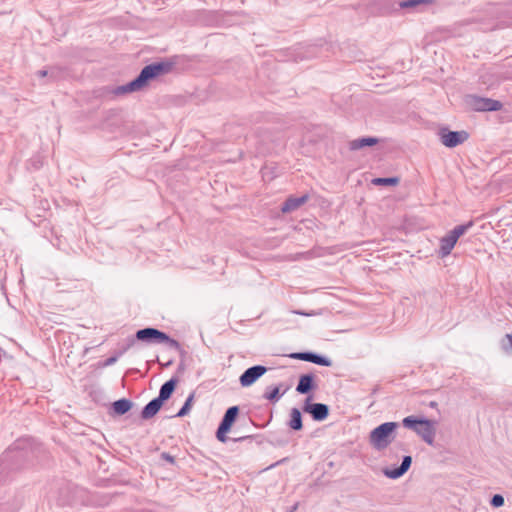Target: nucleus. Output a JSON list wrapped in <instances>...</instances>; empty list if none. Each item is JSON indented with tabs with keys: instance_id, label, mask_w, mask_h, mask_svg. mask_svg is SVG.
I'll use <instances>...</instances> for the list:
<instances>
[{
	"instance_id": "7c9ffc66",
	"label": "nucleus",
	"mask_w": 512,
	"mask_h": 512,
	"mask_svg": "<svg viewBox=\"0 0 512 512\" xmlns=\"http://www.w3.org/2000/svg\"><path fill=\"white\" fill-rule=\"evenodd\" d=\"M252 439H253V436H251V435L232 438V440L235 441V442H239V441H252Z\"/></svg>"
},
{
	"instance_id": "393cba45",
	"label": "nucleus",
	"mask_w": 512,
	"mask_h": 512,
	"mask_svg": "<svg viewBox=\"0 0 512 512\" xmlns=\"http://www.w3.org/2000/svg\"><path fill=\"white\" fill-rule=\"evenodd\" d=\"M431 0H404L399 2L398 6L401 9H415L420 5L430 3Z\"/></svg>"
},
{
	"instance_id": "b1692460",
	"label": "nucleus",
	"mask_w": 512,
	"mask_h": 512,
	"mask_svg": "<svg viewBox=\"0 0 512 512\" xmlns=\"http://www.w3.org/2000/svg\"><path fill=\"white\" fill-rule=\"evenodd\" d=\"M473 222L469 221L466 224L458 225L454 227L449 233L458 241V239L464 235L471 227Z\"/></svg>"
},
{
	"instance_id": "c85d7f7f",
	"label": "nucleus",
	"mask_w": 512,
	"mask_h": 512,
	"mask_svg": "<svg viewBox=\"0 0 512 512\" xmlns=\"http://www.w3.org/2000/svg\"><path fill=\"white\" fill-rule=\"evenodd\" d=\"M162 461L167 462L168 464L175 466V459L168 453L162 452Z\"/></svg>"
},
{
	"instance_id": "423d86ee",
	"label": "nucleus",
	"mask_w": 512,
	"mask_h": 512,
	"mask_svg": "<svg viewBox=\"0 0 512 512\" xmlns=\"http://www.w3.org/2000/svg\"><path fill=\"white\" fill-rule=\"evenodd\" d=\"M313 395H308L304 400L302 410L311 415L312 419L317 422L324 421L329 416V406L324 403H313Z\"/></svg>"
},
{
	"instance_id": "39448f33",
	"label": "nucleus",
	"mask_w": 512,
	"mask_h": 512,
	"mask_svg": "<svg viewBox=\"0 0 512 512\" xmlns=\"http://www.w3.org/2000/svg\"><path fill=\"white\" fill-rule=\"evenodd\" d=\"M438 136L441 143L448 148L461 145L469 138V134L466 131H451L447 127L440 128Z\"/></svg>"
},
{
	"instance_id": "9d476101",
	"label": "nucleus",
	"mask_w": 512,
	"mask_h": 512,
	"mask_svg": "<svg viewBox=\"0 0 512 512\" xmlns=\"http://www.w3.org/2000/svg\"><path fill=\"white\" fill-rule=\"evenodd\" d=\"M412 464V457L406 455L402 458L400 466L395 468H386L383 470L384 475L389 479H398L402 477L410 468Z\"/></svg>"
},
{
	"instance_id": "f8f14e48",
	"label": "nucleus",
	"mask_w": 512,
	"mask_h": 512,
	"mask_svg": "<svg viewBox=\"0 0 512 512\" xmlns=\"http://www.w3.org/2000/svg\"><path fill=\"white\" fill-rule=\"evenodd\" d=\"M474 106L478 111H498L502 104L497 100L478 97L474 100Z\"/></svg>"
},
{
	"instance_id": "6e6552de",
	"label": "nucleus",
	"mask_w": 512,
	"mask_h": 512,
	"mask_svg": "<svg viewBox=\"0 0 512 512\" xmlns=\"http://www.w3.org/2000/svg\"><path fill=\"white\" fill-rule=\"evenodd\" d=\"M289 357L292 359L302 360L325 367H329L332 365V361L328 357L310 351L294 352L291 353Z\"/></svg>"
},
{
	"instance_id": "72a5a7b5",
	"label": "nucleus",
	"mask_w": 512,
	"mask_h": 512,
	"mask_svg": "<svg viewBox=\"0 0 512 512\" xmlns=\"http://www.w3.org/2000/svg\"><path fill=\"white\" fill-rule=\"evenodd\" d=\"M429 405L430 407L434 408L437 406V403L435 401H431Z\"/></svg>"
},
{
	"instance_id": "20e7f679",
	"label": "nucleus",
	"mask_w": 512,
	"mask_h": 512,
	"mask_svg": "<svg viewBox=\"0 0 512 512\" xmlns=\"http://www.w3.org/2000/svg\"><path fill=\"white\" fill-rule=\"evenodd\" d=\"M239 415V407L238 406H231L229 407L218 428H217V431H216V438L220 441V442H226L228 440V437L226 436V434L230 431L232 425L234 424V422L236 421V418L238 417Z\"/></svg>"
},
{
	"instance_id": "dca6fc26",
	"label": "nucleus",
	"mask_w": 512,
	"mask_h": 512,
	"mask_svg": "<svg viewBox=\"0 0 512 512\" xmlns=\"http://www.w3.org/2000/svg\"><path fill=\"white\" fill-rule=\"evenodd\" d=\"M282 385H278V386H269L266 388L264 394H263V398H265L266 400L272 402V403H276L280 400V398L287 392V390L289 389V387H286L282 392H280V387Z\"/></svg>"
},
{
	"instance_id": "a878e982",
	"label": "nucleus",
	"mask_w": 512,
	"mask_h": 512,
	"mask_svg": "<svg viewBox=\"0 0 512 512\" xmlns=\"http://www.w3.org/2000/svg\"><path fill=\"white\" fill-rule=\"evenodd\" d=\"M372 183L377 186H395L399 183V178L397 177H383V178H374Z\"/></svg>"
},
{
	"instance_id": "ddd939ff",
	"label": "nucleus",
	"mask_w": 512,
	"mask_h": 512,
	"mask_svg": "<svg viewBox=\"0 0 512 512\" xmlns=\"http://www.w3.org/2000/svg\"><path fill=\"white\" fill-rule=\"evenodd\" d=\"M309 196L307 194L302 195L300 197H289L285 200V202L282 204L281 211L283 213H289L292 211H295L300 206H302L304 203L307 202Z\"/></svg>"
},
{
	"instance_id": "4468645a",
	"label": "nucleus",
	"mask_w": 512,
	"mask_h": 512,
	"mask_svg": "<svg viewBox=\"0 0 512 512\" xmlns=\"http://www.w3.org/2000/svg\"><path fill=\"white\" fill-rule=\"evenodd\" d=\"M288 427L294 431H300L303 429L302 413L298 408H292L289 414V421L287 422Z\"/></svg>"
},
{
	"instance_id": "bb28decb",
	"label": "nucleus",
	"mask_w": 512,
	"mask_h": 512,
	"mask_svg": "<svg viewBox=\"0 0 512 512\" xmlns=\"http://www.w3.org/2000/svg\"><path fill=\"white\" fill-rule=\"evenodd\" d=\"M194 395L190 394L188 398L186 399L184 405L180 408V410L176 413L175 417H183L187 415L191 409L192 401H193Z\"/></svg>"
},
{
	"instance_id": "1a4fd4ad",
	"label": "nucleus",
	"mask_w": 512,
	"mask_h": 512,
	"mask_svg": "<svg viewBox=\"0 0 512 512\" xmlns=\"http://www.w3.org/2000/svg\"><path fill=\"white\" fill-rule=\"evenodd\" d=\"M187 59L185 56H173L162 59V75L170 72H180L187 67Z\"/></svg>"
},
{
	"instance_id": "2eb2a0df",
	"label": "nucleus",
	"mask_w": 512,
	"mask_h": 512,
	"mask_svg": "<svg viewBox=\"0 0 512 512\" xmlns=\"http://www.w3.org/2000/svg\"><path fill=\"white\" fill-rule=\"evenodd\" d=\"M456 243H457V240L450 233H448L446 236L442 237L440 239L439 255L441 257L448 256L451 253V251L454 248Z\"/></svg>"
},
{
	"instance_id": "7ed1b4c3",
	"label": "nucleus",
	"mask_w": 512,
	"mask_h": 512,
	"mask_svg": "<svg viewBox=\"0 0 512 512\" xmlns=\"http://www.w3.org/2000/svg\"><path fill=\"white\" fill-rule=\"evenodd\" d=\"M402 424L405 428L413 430L428 445L434 444L436 430L432 420L423 417L407 416L402 420Z\"/></svg>"
},
{
	"instance_id": "cd10ccee",
	"label": "nucleus",
	"mask_w": 512,
	"mask_h": 512,
	"mask_svg": "<svg viewBox=\"0 0 512 512\" xmlns=\"http://www.w3.org/2000/svg\"><path fill=\"white\" fill-rule=\"evenodd\" d=\"M504 497L501 494H495L490 500V505L494 508H500L504 505Z\"/></svg>"
},
{
	"instance_id": "a211bd4d",
	"label": "nucleus",
	"mask_w": 512,
	"mask_h": 512,
	"mask_svg": "<svg viewBox=\"0 0 512 512\" xmlns=\"http://www.w3.org/2000/svg\"><path fill=\"white\" fill-rule=\"evenodd\" d=\"M378 143L375 137L358 138L350 142L349 147L351 150H358L366 146H373Z\"/></svg>"
},
{
	"instance_id": "f257e3e1",
	"label": "nucleus",
	"mask_w": 512,
	"mask_h": 512,
	"mask_svg": "<svg viewBox=\"0 0 512 512\" xmlns=\"http://www.w3.org/2000/svg\"><path fill=\"white\" fill-rule=\"evenodd\" d=\"M160 75V64H151L145 66L140 74L132 81L115 86L110 93L114 97H123L140 91H144Z\"/></svg>"
},
{
	"instance_id": "473e14b6",
	"label": "nucleus",
	"mask_w": 512,
	"mask_h": 512,
	"mask_svg": "<svg viewBox=\"0 0 512 512\" xmlns=\"http://www.w3.org/2000/svg\"><path fill=\"white\" fill-rule=\"evenodd\" d=\"M506 338H507V340H508V342H509L510 346L512 347V332H511V333H509V334H506Z\"/></svg>"
},
{
	"instance_id": "9b49d317",
	"label": "nucleus",
	"mask_w": 512,
	"mask_h": 512,
	"mask_svg": "<svg viewBox=\"0 0 512 512\" xmlns=\"http://www.w3.org/2000/svg\"><path fill=\"white\" fill-rule=\"evenodd\" d=\"M317 384L315 382V375L312 373L302 374L299 377L298 384L296 386V391L299 394L307 395L311 391L315 390Z\"/></svg>"
},
{
	"instance_id": "2f4dec72",
	"label": "nucleus",
	"mask_w": 512,
	"mask_h": 512,
	"mask_svg": "<svg viewBox=\"0 0 512 512\" xmlns=\"http://www.w3.org/2000/svg\"><path fill=\"white\" fill-rule=\"evenodd\" d=\"M297 509H298V503H295L286 512H295Z\"/></svg>"
},
{
	"instance_id": "4be33fe9",
	"label": "nucleus",
	"mask_w": 512,
	"mask_h": 512,
	"mask_svg": "<svg viewBox=\"0 0 512 512\" xmlns=\"http://www.w3.org/2000/svg\"><path fill=\"white\" fill-rule=\"evenodd\" d=\"M137 338L139 340H158L160 332L156 329H143L137 332Z\"/></svg>"
},
{
	"instance_id": "aec40b11",
	"label": "nucleus",
	"mask_w": 512,
	"mask_h": 512,
	"mask_svg": "<svg viewBox=\"0 0 512 512\" xmlns=\"http://www.w3.org/2000/svg\"><path fill=\"white\" fill-rule=\"evenodd\" d=\"M162 350L174 351L183 350L178 341L170 338L166 333L161 334Z\"/></svg>"
},
{
	"instance_id": "412c9836",
	"label": "nucleus",
	"mask_w": 512,
	"mask_h": 512,
	"mask_svg": "<svg viewBox=\"0 0 512 512\" xmlns=\"http://www.w3.org/2000/svg\"><path fill=\"white\" fill-rule=\"evenodd\" d=\"M160 409V401L159 399H155L151 401L143 410L142 416L145 419H149L153 417Z\"/></svg>"
},
{
	"instance_id": "f03ea898",
	"label": "nucleus",
	"mask_w": 512,
	"mask_h": 512,
	"mask_svg": "<svg viewBox=\"0 0 512 512\" xmlns=\"http://www.w3.org/2000/svg\"><path fill=\"white\" fill-rule=\"evenodd\" d=\"M397 422H385L374 428L369 435V443L378 451L386 449L395 439Z\"/></svg>"
},
{
	"instance_id": "c756f323",
	"label": "nucleus",
	"mask_w": 512,
	"mask_h": 512,
	"mask_svg": "<svg viewBox=\"0 0 512 512\" xmlns=\"http://www.w3.org/2000/svg\"><path fill=\"white\" fill-rule=\"evenodd\" d=\"M292 313L297 314V315L307 316V317H311V316H315V315L319 314L318 312H315V311L305 312V311H301V310H293Z\"/></svg>"
},
{
	"instance_id": "6ab92c4d",
	"label": "nucleus",
	"mask_w": 512,
	"mask_h": 512,
	"mask_svg": "<svg viewBox=\"0 0 512 512\" xmlns=\"http://www.w3.org/2000/svg\"><path fill=\"white\" fill-rule=\"evenodd\" d=\"M183 354H184L183 350H174V351H169V352H163L162 351V369L172 365L173 362L177 358L182 357Z\"/></svg>"
},
{
	"instance_id": "f3484780",
	"label": "nucleus",
	"mask_w": 512,
	"mask_h": 512,
	"mask_svg": "<svg viewBox=\"0 0 512 512\" xmlns=\"http://www.w3.org/2000/svg\"><path fill=\"white\" fill-rule=\"evenodd\" d=\"M178 381V377L173 376L171 379L162 384V404L171 397Z\"/></svg>"
},
{
	"instance_id": "5701e85b",
	"label": "nucleus",
	"mask_w": 512,
	"mask_h": 512,
	"mask_svg": "<svg viewBox=\"0 0 512 512\" xmlns=\"http://www.w3.org/2000/svg\"><path fill=\"white\" fill-rule=\"evenodd\" d=\"M131 402L126 399H121L113 403V411L117 415H122L128 412L131 408Z\"/></svg>"
},
{
	"instance_id": "0eeeda50",
	"label": "nucleus",
	"mask_w": 512,
	"mask_h": 512,
	"mask_svg": "<svg viewBox=\"0 0 512 512\" xmlns=\"http://www.w3.org/2000/svg\"><path fill=\"white\" fill-rule=\"evenodd\" d=\"M267 371V367L263 365H254L246 369L239 377V382L242 387H249L254 384L260 377Z\"/></svg>"
}]
</instances>
